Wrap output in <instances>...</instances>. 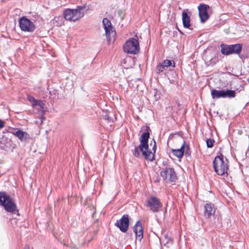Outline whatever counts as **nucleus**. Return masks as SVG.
Masks as SVG:
<instances>
[{"instance_id": "1", "label": "nucleus", "mask_w": 249, "mask_h": 249, "mask_svg": "<svg viewBox=\"0 0 249 249\" xmlns=\"http://www.w3.org/2000/svg\"><path fill=\"white\" fill-rule=\"evenodd\" d=\"M145 132H143L140 138V144L135 148L133 155L135 157L139 158L141 156V152H142V155L144 156V159L150 161H153L155 160V154L156 152V142L154 141V145L153 147L154 153H153L150 150L148 149V139L150 137V127L148 126H146Z\"/></svg>"}, {"instance_id": "2", "label": "nucleus", "mask_w": 249, "mask_h": 249, "mask_svg": "<svg viewBox=\"0 0 249 249\" xmlns=\"http://www.w3.org/2000/svg\"><path fill=\"white\" fill-rule=\"evenodd\" d=\"M213 166L214 171L218 175L223 176L225 174H228V160L226 158H224V156L222 154H220L215 158L213 161Z\"/></svg>"}, {"instance_id": "3", "label": "nucleus", "mask_w": 249, "mask_h": 249, "mask_svg": "<svg viewBox=\"0 0 249 249\" xmlns=\"http://www.w3.org/2000/svg\"><path fill=\"white\" fill-rule=\"evenodd\" d=\"M0 205L3 206L7 212L14 213L18 212L13 199L5 192H0Z\"/></svg>"}, {"instance_id": "4", "label": "nucleus", "mask_w": 249, "mask_h": 249, "mask_svg": "<svg viewBox=\"0 0 249 249\" xmlns=\"http://www.w3.org/2000/svg\"><path fill=\"white\" fill-rule=\"evenodd\" d=\"M85 5L78 6L75 9H67L64 11V17L67 20L76 21L84 16Z\"/></svg>"}, {"instance_id": "5", "label": "nucleus", "mask_w": 249, "mask_h": 249, "mask_svg": "<svg viewBox=\"0 0 249 249\" xmlns=\"http://www.w3.org/2000/svg\"><path fill=\"white\" fill-rule=\"evenodd\" d=\"M124 51L127 53L137 54L140 52V45L138 38H131L127 40L124 45Z\"/></svg>"}, {"instance_id": "6", "label": "nucleus", "mask_w": 249, "mask_h": 249, "mask_svg": "<svg viewBox=\"0 0 249 249\" xmlns=\"http://www.w3.org/2000/svg\"><path fill=\"white\" fill-rule=\"evenodd\" d=\"M103 24L105 30L107 42L110 44L114 42L116 36V32L112 26L110 21L107 18H104Z\"/></svg>"}, {"instance_id": "7", "label": "nucleus", "mask_w": 249, "mask_h": 249, "mask_svg": "<svg viewBox=\"0 0 249 249\" xmlns=\"http://www.w3.org/2000/svg\"><path fill=\"white\" fill-rule=\"evenodd\" d=\"M163 179L170 182H175L178 179L175 169L170 166H167L163 168L160 173Z\"/></svg>"}, {"instance_id": "8", "label": "nucleus", "mask_w": 249, "mask_h": 249, "mask_svg": "<svg viewBox=\"0 0 249 249\" xmlns=\"http://www.w3.org/2000/svg\"><path fill=\"white\" fill-rule=\"evenodd\" d=\"M18 22L20 28L23 31L33 32L36 29L34 23L25 17L20 18Z\"/></svg>"}, {"instance_id": "9", "label": "nucleus", "mask_w": 249, "mask_h": 249, "mask_svg": "<svg viewBox=\"0 0 249 249\" xmlns=\"http://www.w3.org/2000/svg\"><path fill=\"white\" fill-rule=\"evenodd\" d=\"M147 206L153 213H157L161 210L162 204L160 199L156 196H151L147 199Z\"/></svg>"}, {"instance_id": "10", "label": "nucleus", "mask_w": 249, "mask_h": 249, "mask_svg": "<svg viewBox=\"0 0 249 249\" xmlns=\"http://www.w3.org/2000/svg\"><path fill=\"white\" fill-rule=\"evenodd\" d=\"M129 225V216L128 214L123 215L119 220H117L115 226L119 228L123 232L127 231Z\"/></svg>"}, {"instance_id": "11", "label": "nucleus", "mask_w": 249, "mask_h": 249, "mask_svg": "<svg viewBox=\"0 0 249 249\" xmlns=\"http://www.w3.org/2000/svg\"><path fill=\"white\" fill-rule=\"evenodd\" d=\"M208 8H209V6L205 4H200L198 6L199 16L201 22L202 23L205 22L209 18V15L208 13Z\"/></svg>"}, {"instance_id": "12", "label": "nucleus", "mask_w": 249, "mask_h": 249, "mask_svg": "<svg viewBox=\"0 0 249 249\" xmlns=\"http://www.w3.org/2000/svg\"><path fill=\"white\" fill-rule=\"evenodd\" d=\"M133 231L135 233L136 239L141 241L143 238V228L140 220L136 223L133 227Z\"/></svg>"}, {"instance_id": "13", "label": "nucleus", "mask_w": 249, "mask_h": 249, "mask_svg": "<svg viewBox=\"0 0 249 249\" xmlns=\"http://www.w3.org/2000/svg\"><path fill=\"white\" fill-rule=\"evenodd\" d=\"M190 12L188 9H184L182 11V22L183 26L185 28H189L190 26Z\"/></svg>"}, {"instance_id": "14", "label": "nucleus", "mask_w": 249, "mask_h": 249, "mask_svg": "<svg viewBox=\"0 0 249 249\" xmlns=\"http://www.w3.org/2000/svg\"><path fill=\"white\" fill-rule=\"evenodd\" d=\"M214 205L211 203H207L204 205V216L206 218L210 217L214 213Z\"/></svg>"}, {"instance_id": "15", "label": "nucleus", "mask_w": 249, "mask_h": 249, "mask_svg": "<svg viewBox=\"0 0 249 249\" xmlns=\"http://www.w3.org/2000/svg\"><path fill=\"white\" fill-rule=\"evenodd\" d=\"M13 134L21 141H26L30 138V136L27 132L21 130L15 131L13 132Z\"/></svg>"}, {"instance_id": "16", "label": "nucleus", "mask_w": 249, "mask_h": 249, "mask_svg": "<svg viewBox=\"0 0 249 249\" xmlns=\"http://www.w3.org/2000/svg\"><path fill=\"white\" fill-rule=\"evenodd\" d=\"M185 142L183 141V143L180 148L178 149H172V154L179 159L182 158L184 155V153L185 149Z\"/></svg>"}, {"instance_id": "17", "label": "nucleus", "mask_w": 249, "mask_h": 249, "mask_svg": "<svg viewBox=\"0 0 249 249\" xmlns=\"http://www.w3.org/2000/svg\"><path fill=\"white\" fill-rule=\"evenodd\" d=\"M211 96L213 99H217L220 98H223V90L213 89L211 90Z\"/></svg>"}, {"instance_id": "18", "label": "nucleus", "mask_w": 249, "mask_h": 249, "mask_svg": "<svg viewBox=\"0 0 249 249\" xmlns=\"http://www.w3.org/2000/svg\"><path fill=\"white\" fill-rule=\"evenodd\" d=\"M231 54L239 53L242 48V45L240 44L231 45Z\"/></svg>"}, {"instance_id": "19", "label": "nucleus", "mask_w": 249, "mask_h": 249, "mask_svg": "<svg viewBox=\"0 0 249 249\" xmlns=\"http://www.w3.org/2000/svg\"><path fill=\"white\" fill-rule=\"evenodd\" d=\"M223 98H232L235 97L236 96V93L235 90L230 89H223Z\"/></svg>"}, {"instance_id": "20", "label": "nucleus", "mask_w": 249, "mask_h": 249, "mask_svg": "<svg viewBox=\"0 0 249 249\" xmlns=\"http://www.w3.org/2000/svg\"><path fill=\"white\" fill-rule=\"evenodd\" d=\"M221 48V53L223 54L229 55L231 54V45L222 44Z\"/></svg>"}, {"instance_id": "21", "label": "nucleus", "mask_w": 249, "mask_h": 249, "mask_svg": "<svg viewBox=\"0 0 249 249\" xmlns=\"http://www.w3.org/2000/svg\"><path fill=\"white\" fill-rule=\"evenodd\" d=\"M44 104L42 101L41 100H36V103H34V107H35L38 106L40 108V109L41 110L42 112H43V108H44Z\"/></svg>"}, {"instance_id": "22", "label": "nucleus", "mask_w": 249, "mask_h": 249, "mask_svg": "<svg viewBox=\"0 0 249 249\" xmlns=\"http://www.w3.org/2000/svg\"><path fill=\"white\" fill-rule=\"evenodd\" d=\"M166 68L163 65L162 63L159 64L157 65L156 71L158 73H160L166 70Z\"/></svg>"}, {"instance_id": "23", "label": "nucleus", "mask_w": 249, "mask_h": 249, "mask_svg": "<svg viewBox=\"0 0 249 249\" xmlns=\"http://www.w3.org/2000/svg\"><path fill=\"white\" fill-rule=\"evenodd\" d=\"M215 141L213 139H208L206 141L207 146L208 148H212L213 146Z\"/></svg>"}, {"instance_id": "24", "label": "nucleus", "mask_w": 249, "mask_h": 249, "mask_svg": "<svg viewBox=\"0 0 249 249\" xmlns=\"http://www.w3.org/2000/svg\"><path fill=\"white\" fill-rule=\"evenodd\" d=\"M161 63L166 68H167V67L171 66L172 64V61L168 59L165 60Z\"/></svg>"}, {"instance_id": "25", "label": "nucleus", "mask_w": 249, "mask_h": 249, "mask_svg": "<svg viewBox=\"0 0 249 249\" xmlns=\"http://www.w3.org/2000/svg\"><path fill=\"white\" fill-rule=\"evenodd\" d=\"M103 116L105 120H107L109 122L112 121V118L110 117L108 112H106L105 114Z\"/></svg>"}, {"instance_id": "26", "label": "nucleus", "mask_w": 249, "mask_h": 249, "mask_svg": "<svg viewBox=\"0 0 249 249\" xmlns=\"http://www.w3.org/2000/svg\"><path fill=\"white\" fill-rule=\"evenodd\" d=\"M28 99L32 104V106L34 107V103H36L37 100H36L34 97L32 96H28Z\"/></svg>"}, {"instance_id": "27", "label": "nucleus", "mask_w": 249, "mask_h": 249, "mask_svg": "<svg viewBox=\"0 0 249 249\" xmlns=\"http://www.w3.org/2000/svg\"><path fill=\"white\" fill-rule=\"evenodd\" d=\"M185 148H186V150H185L184 152H185V153L186 155H190L191 154V152H190V148H189V146L188 145H185Z\"/></svg>"}, {"instance_id": "28", "label": "nucleus", "mask_w": 249, "mask_h": 249, "mask_svg": "<svg viewBox=\"0 0 249 249\" xmlns=\"http://www.w3.org/2000/svg\"><path fill=\"white\" fill-rule=\"evenodd\" d=\"M5 126V122L0 120V129L3 128Z\"/></svg>"}, {"instance_id": "29", "label": "nucleus", "mask_w": 249, "mask_h": 249, "mask_svg": "<svg viewBox=\"0 0 249 249\" xmlns=\"http://www.w3.org/2000/svg\"><path fill=\"white\" fill-rule=\"evenodd\" d=\"M24 249H29V247H26Z\"/></svg>"}, {"instance_id": "30", "label": "nucleus", "mask_w": 249, "mask_h": 249, "mask_svg": "<svg viewBox=\"0 0 249 249\" xmlns=\"http://www.w3.org/2000/svg\"><path fill=\"white\" fill-rule=\"evenodd\" d=\"M173 67H175V63H174V65H173Z\"/></svg>"}]
</instances>
